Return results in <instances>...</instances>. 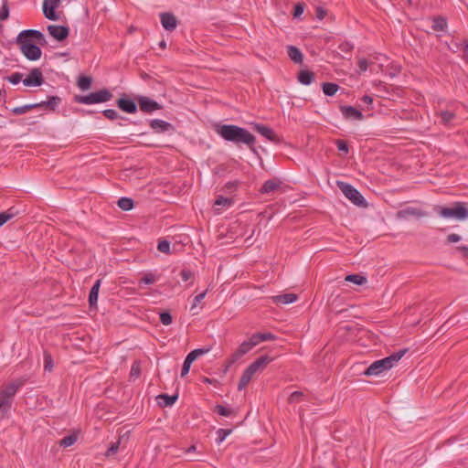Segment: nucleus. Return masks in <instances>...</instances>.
Returning <instances> with one entry per match:
<instances>
[{
	"label": "nucleus",
	"instance_id": "obj_60",
	"mask_svg": "<svg viewBox=\"0 0 468 468\" xmlns=\"http://www.w3.org/2000/svg\"><path fill=\"white\" fill-rule=\"evenodd\" d=\"M239 185V182L238 181H232V182H228L225 186H224V189L226 191H233L237 188Z\"/></svg>",
	"mask_w": 468,
	"mask_h": 468
},
{
	"label": "nucleus",
	"instance_id": "obj_4",
	"mask_svg": "<svg viewBox=\"0 0 468 468\" xmlns=\"http://www.w3.org/2000/svg\"><path fill=\"white\" fill-rule=\"evenodd\" d=\"M112 97L113 94L109 90L101 89L88 95H77L74 101L78 103L90 105L109 101Z\"/></svg>",
	"mask_w": 468,
	"mask_h": 468
},
{
	"label": "nucleus",
	"instance_id": "obj_51",
	"mask_svg": "<svg viewBox=\"0 0 468 468\" xmlns=\"http://www.w3.org/2000/svg\"><path fill=\"white\" fill-rule=\"evenodd\" d=\"M119 445H120V441L112 442L106 452V456L109 457V456H112V455H114L115 453H117V452L119 450Z\"/></svg>",
	"mask_w": 468,
	"mask_h": 468
},
{
	"label": "nucleus",
	"instance_id": "obj_26",
	"mask_svg": "<svg viewBox=\"0 0 468 468\" xmlns=\"http://www.w3.org/2000/svg\"><path fill=\"white\" fill-rule=\"evenodd\" d=\"M253 375L254 374L248 367L244 370L238 384V389L239 391L243 390L247 387V385L251 380Z\"/></svg>",
	"mask_w": 468,
	"mask_h": 468
},
{
	"label": "nucleus",
	"instance_id": "obj_5",
	"mask_svg": "<svg viewBox=\"0 0 468 468\" xmlns=\"http://www.w3.org/2000/svg\"><path fill=\"white\" fill-rule=\"evenodd\" d=\"M337 186L354 205L366 207L367 206L360 192L348 183L337 181Z\"/></svg>",
	"mask_w": 468,
	"mask_h": 468
},
{
	"label": "nucleus",
	"instance_id": "obj_58",
	"mask_svg": "<svg viewBox=\"0 0 468 468\" xmlns=\"http://www.w3.org/2000/svg\"><path fill=\"white\" fill-rule=\"evenodd\" d=\"M260 339L261 342L263 341H272L276 339V336L271 333H259Z\"/></svg>",
	"mask_w": 468,
	"mask_h": 468
},
{
	"label": "nucleus",
	"instance_id": "obj_34",
	"mask_svg": "<svg viewBox=\"0 0 468 468\" xmlns=\"http://www.w3.org/2000/svg\"><path fill=\"white\" fill-rule=\"evenodd\" d=\"M117 204L118 207L124 211H129L133 207V200L129 197H121Z\"/></svg>",
	"mask_w": 468,
	"mask_h": 468
},
{
	"label": "nucleus",
	"instance_id": "obj_40",
	"mask_svg": "<svg viewBox=\"0 0 468 468\" xmlns=\"http://www.w3.org/2000/svg\"><path fill=\"white\" fill-rule=\"evenodd\" d=\"M16 216V212L13 211V208H10L6 211L0 213V227L6 223L8 220L13 218Z\"/></svg>",
	"mask_w": 468,
	"mask_h": 468
},
{
	"label": "nucleus",
	"instance_id": "obj_11",
	"mask_svg": "<svg viewBox=\"0 0 468 468\" xmlns=\"http://www.w3.org/2000/svg\"><path fill=\"white\" fill-rule=\"evenodd\" d=\"M60 0H44L43 13L44 16L49 20H58V17L55 12L56 8L59 5Z\"/></svg>",
	"mask_w": 468,
	"mask_h": 468
},
{
	"label": "nucleus",
	"instance_id": "obj_9",
	"mask_svg": "<svg viewBox=\"0 0 468 468\" xmlns=\"http://www.w3.org/2000/svg\"><path fill=\"white\" fill-rule=\"evenodd\" d=\"M44 82L42 72L39 69H33L26 79L23 80L24 85L27 87H38Z\"/></svg>",
	"mask_w": 468,
	"mask_h": 468
},
{
	"label": "nucleus",
	"instance_id": "obj_43",
	"mask_svg": "<svg viewBox=\"0 0 468 468\" xmlns=\"http://www.w3.org/2000/svg\"><path fill=\"white\" fill-rule=\"evenodd\" d=\"M215 411L220 416L229 417L232 414V410L225 406L217 405L215 407Z\"/></svg>",
	"mask_w": 468,
	"mask_h": 468
},
{
	"label": "nucleus",
	"instance_id": "obj_3",
	"mask_svg": "<svg viewBox=\"0 0 468 468\" xmlns=\"http://www.w3.org/2000/svg\"><path fill=\"white\" fill-rule=\"evenodd\" d=\"M434 211L442 218H454L459 221L468 218V208L463 202H455L450 207L436 206Z\"/></svg>",
	"mask_w": 468,
	"mask_h": 468
},
{
	"label": "nucleus",
	"instance_id": "obj_53",
	"mask_svg": "<svg viewBox=\"0 0 468 468\" xmlns=\"http://www.w3.org/2000/svg\"><path fill=\"white\" fill-rule=\"evenodd\" d=\"M208 351V348H197L191 351L189 355L196 360L198 356L207 354Z\"/></svg>",
	"mask_w": 468,
	"mask_h": 468
},
{
	"label": "nucleus",
	"instance_id": "obj_44",
	"mask_svg": "<svg viewBox=\"0 0 468 468\" xmlns=\"http://www.w3.org/2000/svg\"><path fill=\"white\" fill-rule=\"evenodd\" d=\"M23 79V74L20 72H15L10 76L5 77V80H7L10 83L16 85L18 84Z\"/></svg>",
	"mask_w": 468,
	"mask_h": 468
},
{
	"label": "nucleus",
	"instance_id": "obj_21",
	"mask_svg": "<svg viewBox=\"0 0 468 468\" xmlns=\"http://www.w3.org/2000/svg\"><path fill=\"white\" fill-rule=\"evenodd\" d=\"M234 204L233 198L218 196L214 202L215 211L219 214L222 207H229Z\"/></svg>",
	"mask_w": 468,
	"mask_h": 468
},
{
	"label": "nucleus",
	"instance_id": "obj_7",
	"mask_svg": "<svg viewBox=\"0 0 468 468\" xmlns=\"http://www.w3.org/2000/svg\"><path fill=\"white\" fill-rule=\"evenodd\" d=\"M26 383V379L18 378L9 382L5 387L0 388V395L13 401V399L17 390Z\"/></svg>",
	"mask_w": 468,
	"mask_h": 468
},
{
	"label": "nucleus",
	"instance_id": "obj_36",
	"mask_svg": "<svg viewBox=\"0 0 468 468\" xmlns=\"http://www.w3.org/2000/svg\"><path fill=\"white\" fill-rule=\"evenodd\" d=\"M54 367L53 358L48 351H44V370L51 372Z\"/></svg>",
	"mask_w": 468,
	"mask_h": 468
},
{
	"label": "nucleus",
	"instance_id": "obj_18",
	"mask_svg": "<svg viewBox=\"0 0 468 468\" xmlns=\"http://www.w3.org/2000/svg\"><path fill=\"white\" fill-rule=\"evenodd\" d=\"M426 216V213L420 208L416 207H406L397 212L398 218H409L410 217L422 218Z\"/></svg>",
	"mask_w": 468,
	"mask_h": 468
},
{
	"label": "nucleus",
	"instance_id": "obj_32",
	"mask_svg": "<svg viewBox=\"0 0 468 468\" xmlns=\"http://www.w3.org/2000/svg\"><path fill=\"white\" fill-rule=\"evenodd\" d=\"M323 91L326 96H333L336 93L339 89V86L335 83L332 82H324L322 85Z\"/></svg>",
	"mask_w": 468,
	"mask_h": 468
},
{
	"label": "nucleus",
	"instance_id": "obj_46",
	"mask_svg": "<svg viewBox=\"0 0 468 468\" xmlns=\"http://www.w3.org/2000/svg\"><path fill=\"white\" fill-rule=\"evenodd\" d=\"M353 48H354V46L349 42H343V43L339 44V46H338V49L341 52L346 53V54H350L351 51L353 50Z\"/></svg>",
	"mask_w": 468,
	"mask_h": 468
},
{
	"label": "nucleus",
	"instance_id": "obj_45",
	"mask_svg": "<svg viewBox=\"0 0 468 468\" xmlns=\"http://www.w3.org/2000/svg\"><path fill=\"white\" fill-rule=\"evenodd\" d=\"M160 321L164 325H169L173 322V317L168 312H163L160 314Z\"/></svg>",
	"mask_w": 468,
	"mask_h": 468
},
{
	"label": "nucleus",
	"instance_id": "obj_64",
	"mask_svg": "<svg viewBox=\"0 0 468 468\" xmlns=\"http://www.w3.org/2000/svg\"><path fill=\"white\" fill-rule=\"evenodd\" d=\"M463 53V58L468 61V40L464 41Z\"/></svg>",
	"mask_w": 468,
	"mask_h": 468
},
{
	"label": "nucleus",
	"instance_id": "obj_39",
	"mask_svg": "<svg viewBox=\"0 0 468 468\" xmlns=\"http://www.w3.org/2000/svg\"><path fill=\"white\" fill-rule=\"evenodd\" d=\"M195 361V359L188 354L183 363V367L181 369V377L184 378L189 372L191 364Z\"/></svg>",
	"mask_w": 468,
	"mask_h": 468
},
{
	"label": "nucleus",
	"instance_id": "obj_24",
	"mask_svg": "<svg viewBox=\"0 0 468 468\" xmlns=\"http://www.w3.org/2000/svg\"><path fill=\"white\" fill-rule=\"evenodd\" d=\"M101 283V281L97 280L90 289V292L89 294V303H90V307H94L97 304L98 294H99Z\"/></svg>",
	"mask_w": 468,
	"mask_h": 468
},
{
	"label": "nucleus",
	"instance_id": "obj_8",
	"mask_svg": "<svg viewBox=\"0 0 468 468\" xmlns=\"http://www.w3.org/2000/svg\"><path fill=\"white\" fill-rule=\"evenodd\" d=\"M137 102L140 110L145 113H152L163 108L157 101L145 96L137 97Z\"/></svg>",
	"mask_w": 468,
	"mask_h": 468
},
{
	"label": "nucleus",
	"instance_id": "obj_6",
	"mask_svg": "<svg viewBox=\"0 0 468 468\" xmlns=\"http://www.w3.org/2000/svg\"><path fill=\"white\" fill-rule=\"evenodd\" d=\"M16 44L19 46L22 54L29 60H37L40 58L42 51L38 46L31 43L29 40L16 37Z\"/></svg>",
	"mask_w": 468,
	"mask_h": 468
},
{
	"label": "nucleus",
	"instance_id": "obj_56",
	"mask_svg": "<svg viewBox=\"0 0 468 468\" xmlns=\"http://www.w3.org/2000/svg\"><path fill=\"white\" fill-rule=\"evenodd\" d=\"M303 396V393L302 391H293L289 399H288V402L289 403H293V402H296L298 401Z\"/></svg>",
	"mask_w": 468,
	"mask_h": 468
},
{
	"label": "nucleus",
	"instance_id": "obj_25",
	"mask_svg": "<svg viewBox=\"0 0 468 468\" xmlns=\"http://www.w3.org/2000/svg\"><path fill=\"white\" fill-rule=\"evenodd\" d=\"M177 395H167V394H160L157 396L158 403L162 407H170L172 406L177 399Z\"/></svg>",
	"mask_w": 468,
	"mask_h": 468
},
{
	"label": "nucleus",
	"instance_id": "obj_19",
	"mask_svg": "<svg viewBox=\"0 0 468 468\" xmlns=\"http://www.w3.org/2000/svg\"><path fill=\"white\" fill-rule=\"evenodd\" d=\"M117 106L127 113H135L137 112L136 103L130 98H120L117 101Z\"/></svg>",
	"mask_w": 468,
	"mask_h": 468
},
{
	"label": "nucleus",
	"instance_id": "obj_61",
	"mask_svg": "<svg viewBox=\"0 0 468 468\" xmlns=\"http://www.w3.org/2000/svg\"><path fill=\"white\" fill-rule=\"evenodd\" d=\"M358 68L360 71H366L368 68V61L366 58L359 59Z\"/></svg>",
	"mask_w": 468,
	"mask_h": 468
},
{
	"label": "nucleus",
	"instance_id": "obj_10",
	"mask_svg": "<svg viewBox=\"0 0 468 468\" xmlns=\"http://www.w3.org/2000/svg\"><path fill=\"white\" fill-rule=\"evenodd\" d=\"M16 37H18L19 40H29L31 43L32 40H36L40 45L46 42L44 35L40 31L35 29L23 30Z\"/></svg>",
	"mask_w": 468,
	"mask_h": 468
},
{
	"label": "nucleus",
	"instance_id": "obj_63",
	"mask_svg": "<svg viewBox=\"0 0 468 468\" xmlns=\"http://www.w3.org/2000/svg\"><path fill=\"white\" fill-rule=\"evenodd\" d=\"M460 240H461V236H459L458 234H455V233L450 234L447 237V241L450 243L458 242Z\"/></svg>",
	"mask_w": 468,
	"mask_h": 468
},
{
	"label": "nucleus",
	"instance_id": "obj_14",
	"mask_svg": "<svg viewBox=\"0 0 468 468\" xmlns=\"http://www.w3.org/2000/svg\"><path fill=\"white\" fill-rule=\"evenodd\" d=\"M251 126L254 131L267 138L269 141L273 143L279 142L278 136L271 127L255 122L251 123Z\"/></svg>",
	"mask_w": 468,
	"mask_h": 468
},
{
	"label": "nucleus",
	"instance_id": "obj_20",
	"mask_svg": "<svg viewBox=\"0 0 468 468\" xmlns=\"http://www.w3.org/2000/svg\"><path fill=\"white\" fill-rule=\"evenodd\" d=\"M253 346L248 342L244 341L241 343L239 347L236 349V351L232 354L231 356V363H235L238 361L240 357H242L244 355H246L248 352H250Z\"/></svg>",
	"mask_w": 468,
	"mask_h": 468
},
{
	"label": "nucleus",
	"instance_id": "obj_1",
	"mask_svg": "<svg viewBox=\"0 0 468 468\" xmlns=\"http://www.w3.org/2000/svg\"><path fill=\"white\" fill-rule=\"evenodd\" d=\"M216 131L226 141L235 144H244L250 149H254L253 146L256 143V138L245 128L234 124H223Z\"/></svg>",
	"mask_w": 468,
	"mask_h": 468
},
{
	"label": "nucleus",
	"instance_id": "obj_28",
	"mask_svg": "<svg viewBox=\"0 0 468 468\" xmlns=\"http://www.w3.org/2000/svg\"><path fill=\"white\" fill-rule=\"evenodd\" d=\"M12 400L0 395V418L4 419L12 406Z\"/></svg>",
	"mask_w": 468,
	"mask_h": 468
},
{
	"label": "nucleus",
	"instance_id": "obj_59",
	"mask_svg": "<svg viewBox=\"0 0 468 468\" xmlns=\"http://www.w3.org/2000/svg\"><path fill=\"white\" fill-rule=\"evenodd\" d=\"M248 342L254 347L256 346L258 344H260L261 341L260 339V335L259 333L258 334H254L250 336V338L248 340Z\"/></svg>",
	"mask_w": 468,
	"mask_h": 468
},
{
	"label": "nucleus",
	"instance_id": "obj_17",
	"mask_svg": "<svg viewBox=\"0 0 468 468\" xmlns=\"http://www.w3.org/2000/svg\"><path fill=\"white\" fill-rule=\"evenodd\" d=\"M150 127L155 132V133H165L169 131H174V126L170 122H167L163 120L159 119H154L151 120Z\"/></svg>",
	"mask_w": 468,
	"mask_h": 468
},
{
	"label": "nucleus",
	"instance_id": "obj_29",
	"mask_svg": "<svg viewBox=\"0 0 468 468\" xmlns=\"http://www.w3.org/2000/svg\"><path fill=\"white\" fill-rule=\"evenodd\" d=\"M431 27L434 31H444L447 27V21L442 16L434 17Z\"/></svg>",
	"mask_w": 468,
	"mask_h": 468
},
{
	"label": "nucleus",
	"instance_id": "obj_2",
	"mask_svg": "<svg viewBox=\"0 0 468 468\" xmlns=\"http://www.w3.org/2000/svg\"><path fill=\"white\" fill-rule=\"evenodd\" d=\"M407 349H400L390 356L373 362L364 372L365 376H378L384 371L392 368L407 353Z\"/></svg>",
	"mask_w": 468,
	"mask_h": 468
},
{
	"label": "nucleus",
	"instance_id": "obj_22",
	"mask_svg": "<svg viewBox=\"0 0 468 468\" xmlns=\"http://www.w3.org/2000/svg\"><path fill=\"white\" fill-rule=\"evenodd\" d=\"M287 53L292 61L296 64H301L303 60V55L302 51L295 46H288Z\"/></svg>",
	"mask_w": 468,
	"mask_h": 468
},
{
	"label": "nucleus",
	"instance_id": "obj_54",
	"mask_svg": "<svg viewBox=\"0 0 468 468\" xmlns=\"http://www.w3.org/2000/svg\"><path fill=\"white\" fill-rule=\"evenodd\" d=\"M304 10V4L298 3L294 5L293 17L298 18L302 16Z\"/></svg>",
	"mask_w": 468,
	"mask_h": 468
},
{
	"label": "nucleus",
	"instance_id": "obj_12",
	"mask_svg": "<svg viewBox=\"0 0 468 468\" xmlns=\"http://www.w3.org/2000/svg\"><path fill=\"white\" fill-rule=\"evenodd\" d=\"M274 357L264 355L258 357L253 363H251L248 368L253 373L256 374L258 372L262 371L271 362H272Z\"/></svg>",
	"mask_w": 468,
	"mask_h": 468
},
{
	"label": "nucleus",
	"instance_id": "obj_62",
	"mask_svg": "<svg viewBox=\"0 0 468 468\" xmlns=\"http://www.w3.org/2000/svg\"><path fill=\"white\" fill-rule=\"evenodd\" d=\"M139 375H140V367L136 363H134L131 368V376L138 378Z\"/></svg>",
	"mask_w": 468,
	"mask_h": 468
},
{
	"label": "nucleus",
	"instance_id": "obj_35",
	"mask_svg": "<svg viewBox=\"0 0 468 468\" xmlns=\"http://www.w3.org/2000/svg\"><path fill=\"white\" fill-rule=\"evenodd\" d=\"M345 280L357 285H363L367 282V278L360 274H349L346 277Z\"/></svg>",
	"mask_w": 468,
	"mask_h": 468
},
{
	"label": "nucleus",
	"instance_id": "obj_52",
	"mask_svg": "<svg viewBox=\"0 0 468 468\" xmlns=\"http://www.w3.org/2000/svg\"><path fill=\"white\" fill-rule=\"evenodd\" d=\"M441 117L443 123H449L454 118V113L449 111H444L441 112Z\"/></svg>",
	"mask_w": 468,
	"mask_h": 468
},
{
	"label": "nucleus",
	"instance_id": "obj_15",
	"mask_svg": "<svg viewBox=\"0 0 468 468\" xmlns=\"http://www.w3.org/2000/svg\"><path fill=\"white\" fill-rule=\"evenodd\" d=\"M339 109L343 116L347 120H362L364 118L363 113L353 106L341 105Z\"/></svg>",
	"mask_w": 468,
	"mask_h": 468
},
{
	"label": "nucleus",
	"instance_id": "obj_57",
	"mask_svg": "<svg viewBox=\"0 0 468 468\" xmlns=\"http://www.w3.org/2000/svg\"><path fill=\"white\" fill-rule=\"evenodd\" d=\"M180 276L184 282H186L193 278L194 273L190 270L184 269L180 271Z\"/></svg>",
	"mask_w": 468,
	"mask_h": 468
},
{
	"label": "nucleus",
	"instance_id": "obj_27",
	"mask_svg": "<svg viewBox=\"0 0 468 468\" xmlns=\"http://www.w3.org/2000/svg\"><path fill=\"white\" fill-rule=\"evenodd\" d=\"M314 79V72L310 70H301L298 73V80L303 85H310Z\"/></svg>",
	"mask_w": 468,
	"mask_h": 468
},
{
	"label": "nucleus",
	"instance_id": "obj_55",
	"mask_svg": "<svg viewBox=\"0 0 468 468\" xmlns=\"http://www.w3.org/2000/svg\"><path fill=\"white\" fill-rule=\"evenodd\" d=\"M206 294H207V291L197 294L194 298L193 304H192V306L190 308L191 311H193L202 302V300L205 298Z\"/></svg>",
	"mask_w": 468,
	"mask_h": 468
},
{
	"label": "nucleus",
	"instance_id": "obj_33",
	"mask_svg": "<svg viewBox=\"0 0 468 468\" xmlns=\"http://www.w3.org/2000/svg\"><path fill=\"white\" fill-rule=\"evenodd\" d=\"M78 440V435L76 433H71L68 436H65L58 442L59 446L67 448L73 445Z\"/></svg>",
	"mask_w": 468,
	"mask_h": 468
},
{
	"label": "nucleus",
	"instance_id": "obj_37",
	"mask_svg": "<svg viewBox=\"0 0 468 468\" xmlns=\"http://www.w3.org/2000/svg\"><path fill=\"white\" fill-rule=\"evenodd\" d=\"M158 280L159 276L152 272H147L141 278L139 282L144 284H154Z\"/></svg>",
	"mask_w": 468,
	"mask_h": 468
},
{
	"label": "nucleus",
	"instance_id": "obj_16",
	"mask_svg": "<svg viewBox=\"0 0 468 468\" xmlns=\"http://www.w3.org/2000/svg\"><path fill=\"white\" fill-rule=\"evenodd\" d=\"M161 24L167 31H174L177 26L176 17L171 13H162L160 15Z\"/></svg>",
	"mask_w": 468,
	"mask_h": 468
},
{
	"label": "nucleus",
	"instance_id": "obj_49",
	"mask_svg": "<svg viewBox=\"0 0 468 468\" xmlns=\"http://www.w3.org/2000/svg\"><path fill=\"white\" fill-rule=\"evenodd\" d=\"M102 113L109 120H116L119 118L118 112L113 109L104 110Z\"/></svg>",
	"mask_w": 468,
	"mask_h": 468
},
{
	"label": "nucleus",
	"instance_id": "obj_38",
	"mask_svg": "<svg viewBox=\"0 0 468 468\" xmlns=\"http://www.w3.org/2000/svg\"><path fill=\"white\" fill-rule=\"evenodd\" d=\"M60 102L61 98L58 96H49L48 101H45V103H47V108H49L51 111H55Z\"/></svg>",
	"mask_w": 468,
	"mask_h": 468
},
{
	"label": "nucleus",
	"instance_id": "obj_23",
	"mask_svg": "<svg viewBox=\"0 0 468 468\" xmlns=\"http://www.w3.org/2000/svg\"><path fill=\"white\" fill-rule=\"evenodd\" d=\"M297 298V295L294 293H285L273 296L272 300L277 304H288L295 302Z\"/></svg>",
	"mask_w": 468,
	"mask_h": 468
},
{
	"label": "nucleus",
	"instance_id": "obj_42",
	"mask_svg": "<svg viewBox=\"0 0 468 468\" xmlns=\"http://www.w3.org/2000/svg\"><path fill=\"white\" fill-rule=\"evenodd\" d=\"M2 7L0 10V20L5 21L9 17L8 0H2Z\"/></svg>",
	"mask_w": 468,
	"mask_h": 468
},
{
	"label": "nucleus",
	"instance_id": "obj_31",
	"mask_svg": "<svg viewBox=\"0 0 468 468\" xmlns=\"http://www.w3.org/2000/svg\"><path fill=\"white\" fill-rule=\"evenodd\" d=\"M92 83V79L90 76H80L77 81L78 87L81 90H87L90 88Z\"/></svg>",
	"mask_w": 468,
	"mask_h": 468
},
{
	"label": "nucleus",
	"instance_id": "obj_50",
	"mask_svg": "<svg viewBox=\"0 0 468 468\" xmlns=\"http://www.w3.org/2000/svg\"><path fill=\"white\" fill-rule=\"evenodd\" d=\"M335 145H336L337 149L341 152L347 154L349 151L348 144L344 140H341V139L336 140Z\"/></svg>",
	"mask_w": 468,
	"mask_h": 468
},
{
	"label": "nucleus",
	"instance_id": "obj_48",
	"mask_svg": "<svg viewBox=\"0 0 468 468\" xmlns=\"http://www.w3.org/2000/svg\"><path fill=\"white\" fill-rule=\"evenodd\" d=\"M231 432V430L218 429L217 441L218 443L222 442L226 437Z\"/></svg>",
	"mask_w": 468,
	"mask_h": 468
},
{
	"label": "nucleus",
	"instance_id": "obj_13",
	"mask_svg": "<svg viewBox=\"0 0 468 468\" xmlns=\"http://www.w3.org/2000/svg\"><path fill=\"white\" fill-rule=\"evenodd\" d=\"M49 35L58 41L66 39L69 34V29L65 26L49 25L48 26Z\"/></svg>",
	"mask_w": 468,
	"mask_h": 468
},
{
	"label": "nucleus",
	"instance_id": "obj_30",
	"mask_svg": "<svg viewBox=\"0 0 468 468\" xmlns=\"http://www.w3.org/2000/svg\"><path fill=\"white\" fill-rule=\"evenodd\" d=\"M280 186V183L275 180H267L261 186V191L265 194L274 192Z\"/></svg>",
	"mask_w": 468,
	"mask_h": 468
},
{
	"label": "nucleus",
	"instance_id": "obj_41",
	"mask_svg": "<svg viewBox=\"0 0 468 468\" xmlns=\"http://www.w3.org/2000/svg\"><path fill=\"white\" fill-rule=\"evenodd\" d=\"M33 109H36V105H33V104H27V105H24V106H20V107H15L14 109H12V112L15 114V115H21V114H24Z\"/></svg>",
	"mask_w": 468,
	"mask_h": 468
},
{
	"label": "nucleus",
	"instance_id": "obj_47",
	"mask_svg": "<svg viewBox=\"0 0 468 468\" xmlns=\"http://www.w3.org/2000/svg\"><path fill=\"white\" fill-rule=\"evenodd\" d=\"M157 249L159 251L163 253H169L170 251V242L167 240H161L157 245Z\"/></svg>",
	"mask_w": 468,
	"mask_h": 468
}]
</instances>
